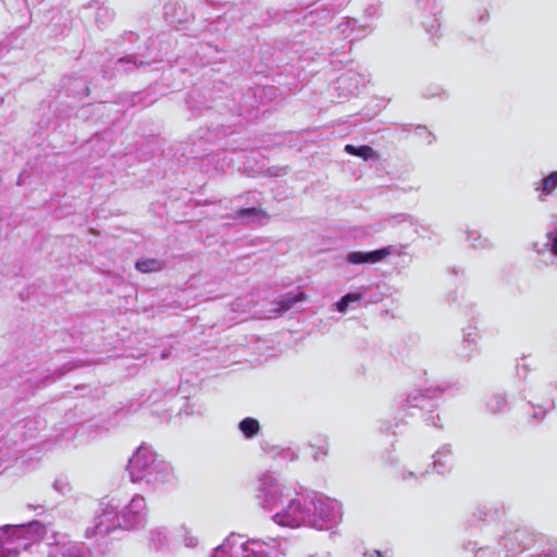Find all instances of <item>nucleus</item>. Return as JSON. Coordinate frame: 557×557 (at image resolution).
I'll return each mask as SVG.
<instances>
[{
	"mask_svg": "<svg viewBox=\"0 0 557 557\" xmlns=\"http://www.w3.org/2000/svg\"><path fill=\"white\" fill-rule=\"evenodd\" d=\"M392 255H401V249L397 246H387L373 251H351L346 256V261L350 264H373L381 262Z\"/></svg>",
	"mask_w": 557,
	"mask_h": 557,
	"instance_id": "6e6552de",
	"label": "nucleus"
},
{
	"mask_svg": "<svg viewBox=\"0 0 557 557\" xmlns=\"http://www.w3.org/2000/svg\"><path fill=\"white\" fill-rule=\"evenodd\" d=\"M392 220L394 221V223H400L407 220V215L399 214L397 216H393Z\"/></svg>",
	"mask_w": 557,
	"mask_h": 557,
	"instance_id": "e433bc0d",
	"label": "nucleus"
},
{
	"mask_svg": "<svg viewBox=\"0 0 557 557\" xmlns=\"http://www.w3.org/2000/svg\"><path fill=\"white\" fill-rule=\"evenodd\" d=\"M236 218L247 219V220H252V221H258V222H264L268 220L267 213L258 208L240 209L236 213Z\"/></svg>",
	"mask_w": 557,
	"mask_h": 557,
	"instance_id": "aec40b11",
	"label": "nucleus"
},
{
	"mask_svg": "<svg viewBox=\"0 0 557 557\" xmlns=\"http://www.w3.org/2000/svg\"><path fill=\"white\" fill-rule=\"evenodd\" d=\"M135 267L143 273H151L162 270L163 262L157 259H140L136 261Z\"/></svg>",
	"mask_w": 557,
	"mask_h": 557,
	"instance_id": "412c9836",
	"label": "nucleus"
},
{
	"mask_svg": "<svg viewBox=\"0 0 557 557\" xmlns=\"http://www.w3.org/2000/svg\"><path fill=\"white\" fill-rule=\"evenodd\" d=\"M375 554H376L379 557H381V553H380V550H376V552H375Z\"/></svg>",
	"mask_w": 557,
	"mask_h": 557,
	"instance_id": "49530a36",
	"label": "nucleus"
},
{
	"mask_svg": "<svg viewBox=\"0 0 557 557\" xmlns=\"http://www.w3.org/2000/svg\"><path fill=\"white\" fill-rule=\"evenodd\" d=\"M181 5L177 3H166L164 5V17L171 23H181L183 21L182 17H176L177 10H181Z\"/></svg>",
	"mask_w": 557,
	"mask_h": 557,
	"instance_id": "393cba45",
	"label": "nucleus"
},
{
	"mask_svg": "<svg viewBox=\"0 0 557 557\" xmlns=\"http://www.w3.org/2000/svg\"><path fill=\"white\" fill-rule=\"evenodd\" d=\"M278 542L275 539L245 540L242 535L232 534L219 545L212 557H280Z\"/></svg>",
	"mask_w": 557,
	"mask_h": 557,
	"instance_id": "7ed1b4c3",
	"label": "nucleus"
},
{
	"mask_svg": "<svg viewBox=\"0 0 557 557\" xmlns=\"http://www.w3.org/2000/svg\"><path fill=\"white\" fill-rule=\"evenodd\" d=\"M478 339H479V333L474 326H469V327L463 329V331H462V349H463L462 357L466 360H471L479 352Z\"/></svg>",
	"mask_w": 557,
	"mask_h": 557,
	"instance_id": "4468645a",
	"label": "nucleus"
},
{
	"mask_svg": "<svg viewBox=\"0 0 557 557\" xmlns=\"http://www.w3.org/2000/svg\"><path fill=\"white\" fill-rule=\"evenodd\" d=\"M425 421L428 424H431V425H434V426H438L437 422L435 421V418L430 414L425 418Z\"/></svg>",
	"mask_w": 557,
	"mask_h": 557,
	"instance_id": "58836bf2",
	"label": "nucleus"
},
{
	"mask_svg": "<svg viewBox=\"0 0 557 557\" xmlns=\"http://www.w3.org/2000/svg\"><path fill=\"white\" fill-rule=\"evenodd\" d=\"M530 369H529V366L527 363H518L517 364V374L521 377H525L529 373Z\"/></svg>",
	"mask_w": 557,
	"mask_h": 557,
	"instance_id": "2f4dec72",
	"label": "nucleus"
},
{
	"mask_svg": "<svg viewBox=\"0 0 557 557\" xmlns=\"http://www.w3.org/2000/svg\"><path fill=\"white\" fill-rule=\"evenodd\" d=\"M119 63L120 64H123V63H132L134 64L135 67L137 66H144V65H147L149 64L150 62L149 61H144V60H138L137 57L135 55H129V57H126V58H122L119 60Z\"/></svg>",
	"mask_w": 557,
	"mask_h": 557,
	"instance_id": "cd10ccee",
	"label": "nucleus"
},
{
	"mask_svg": "<svg viewBox=\"0 0 557 557\" xmlns=\"http://www.w3.org/2000/svg\"><path fill=\"white\" fill-rule=\"evenodd\" d=\"M533 557H557V549H549L548 552L546 553H543V554H539L536 556H533Z\"/></svg>",
	"mask_w": 557,
	"mask_h": 557,
	"instance_id": "f704fd0d",
	"label": "nucleus"
},
{
	"mask_svg": "<svg viewBox=\"0 0 557 557\" xmlns=\"http://www.w3.org/2000/svg\"><path fill=\"white\" fill-rule=\"evenodd\" d=\"M532 541V535L528 531L519 529L503 536L498 541V545L503 546L509 555H516L524 550Z\"/></svg>",
	"mask_w": 557,
	"mask_h": 557,
	"instance_id": "1a4fd4ad",
	"label": "nucleus"
},
{
	"mask_svg": "<svg viewBox=\"0 0 557 557\" xmlns=\"http://www.w3.org/2000/svg\"><path fill=\"white\" fill-rule=\"evenodd\" d=\"M355 79V75L354 74H345L343 76H341L337 81L338 83V87L339 88H345V86L350 83L351 81Z\"/></svg>",
	"mask_w": 557,
	"mask_h": 557,
	"instance_id": "7c9ffc66",
	"label": "nucleus"
},
{
	"mask_svg": "<svg viewBox=\"0 0 557 557\" xmlns=\"http://www.w3.org/2000/svg\"><path fill=\"white\" fill-rule=\"evenodd\" d=\"M336 310L344 313L346 312L347 308L349 307V304L345 300L344 297H342L336 304H335Z\"/></svg>",
	"mask_w": 557,
	"mask_h": 557,
	"instance_id": "473e14b6",
	"label": "nucleus"
},
{
	"mask_svg": "<svg viewBox=\"0 0 557 557\" xmlns=\"http://www.w3.org/2000/svg\"><path fill=\"white\" fill-rule=\"evenodd\" d=\"M435 397V393L432 388H429L424 394L414 393L410 394L405 404L400 407V410L406 412L410 408H420L423 409L425 407L426 399Z\"/></svg>",
	"mask_w": 557,
	"mask_h": 557,
	"instance_id": "dca6fc26",
	"label": "nucleus"
},
{
	"mask_svg": "<svg viewBox=\"0 0 557 557\" xmlns=\"http://www.w3.org/2000/svg\"><path fill=\"white\" fill-rule=\"evenodd\" d=\"M158 460L157 455L150 447H138L136 453L129 458L127 466L132 481H144Z\"/></svg>",
	"mask_w": 557,
	"mask_h": 557,
	"instance_id": "423d86ee",
	"label": "nucleus"
},
{
	"mask_svg": "<svg viewBox=\"0 0 557 557\" xmlns=\"http://www.w3.org/2000/svg\"><path fill=\"white\" fill-rule=\"evenodd\" d=\"M454 466V456L449 445L442 446L433 455L434 471L440 474H445L451 470Z\"/></svg>",
	"mask_w": 557,
	"mask_h": 557,
	"instance_id": "f8f14e48",
	"label": "nucleus"
},
{
	"mask_svg": "<svg viewBox=\"0 0 557 557\" xmlns=\"http://www.w3.org/2000/svg\"><path fill=\"white\" fill-rule=\"evenodd\" d=\"M534 189L540 193L539 200L544 201L547 196L557 189V171L549 173L539 183H535Z\"/></svg>",
	"mask_w": 557,
	"mask_h": 557,
	"instance_id": "2eb2a0df",
	"label": "nucleus"
},
{
	"mask_svg": "<svg viewBox=\"0 0 557 557\" xmlns=\"http://www.w3.org/2000/svg\"><path fill=\"white\" fill-rule=\"evenodd\" d=\"M426 470L424 472H421L420 474H417L414 473L413 471H409V470H404L401 472V479L404 481H410V480H416V481H421V479L426 474Z\"/></svg>",
	"mask_w": 557,
	"mask_h": 557,
	"instance_id": "c85d7f7f",
	"label": "nucleus"
},
{
	"mask_svg": "<svg viewBox=\"0 0 557 557\" xmlns=\"http://www.w3.org/2000/svg\"><path fill=\"white\" fill-rule=\"evenodd\" d=\"M183 541L186 547H196L198 545V539L194 536L185 527L180 529Z\"/></svg>",
	"mask_w": 557,
	"mask_h": 557,
	"instance_id": "a878e982",
	"label": "nucleus"
},
{
	"mask_svg": "<svg viewBox=\"0 0 557 557\" xmlns=\"http://www.w3.org/2000/svg\"><path fill=\"white\" fill-rule=\"evenodd\" d=\"M259 505L272 512V520L278 525L299 528L308 525L310 519L309 502L296 496L295 491L281 483L271 473L259 478L257 490Z\"/></svg>",
	"mask_w": 557,
	"mask_h": 557,
	"instance_id": "f257e3e1",
	"label": "nucleus"
},
{
	"mask_svg": "<svg viewBox=\"0 0 557 557\" xmlns=\"http://www.w3.org/2000/svg\"><path fill=\"white\" fill-rule=\"evenodd\" d=\"M310 557H331V555L329 553H315Z\"/></svg>",
	"mask_w": 557,
	"mask_h": 557,
	"instance_id": "a19ab883",
	"label": "nucleus"
},
{
	"mask_svg": "<svg viewBox=\"0 0 557 557\" xmlns=\"http://www.w3.org/2000/svg\"><path fill=\"white\" fill-rule=\"evenodd\" d=\"M326 455V450H324L323 448L319 449L314 455H313V458L314 460H319L321 457H324Z\"/></svg>",
	"mask_w": 557,
	"mask_h": 557,
	"instance_id": "4c0bfd02",
	"label": "nucleus"
},
{
	"mask_svg": "<svg viewBox=\"0 0 557 557\" xmlns=\"http://www.w3.org/2000/svg\"><path fill=\"white\" fill-rule=\"evenodd\" d=\"M357 89H358V86H357V85H355V86H354V88H350V89H349V92H350V94H354V92H355V90H357Z\"/></svg>",
	"mask_w": 557,
	"mask_h": 557,
	"instance_id": "37998d69",
	"label": "nucleus"
},
{
	"mask_svg": "<svg viewBox=\"0 0 557 557\" xmlns=\"http://www.w3.org/2000/svg\"><path fill=\"white\" fill-rule=\"evenodd\" d=\"M345 151L349 154L360 157L363 160H369L376 157L375 151L369 146L355 147L352 145H346Z\"/></svg>",
	"mask_w": 557,
	"mask_h": 557,
	"instance_id": "4be33fe9",
	"label": "nucleus"
},
{
	"mask_svg": "<svg viewBox=\"0 0 557 557\" xmlns=\"http://www.w3.org/2000/svg\"><path fill=\"white\" fill-rule=\"evenodd\" d=\"M485 408L490 414L500 416L510 409V404L505 393L495 392L486 397Z\"/></svg>",
	"mask_w": 557,
	"mask_h": 557,
	"instance_id": "ddd939ff",
	"label": "nucleus"
},
{
	"mask_svg": "<svg viewBox=\"0 0 557 557\" xmlns=\"http://www.w3.org/2000/svg\"><path fill=\"white\" fill-rule=\"evenodd\" d=\"M7 461L5 453L0 450V469L3 467L4 462Z\"/></svg>",
	"mask_w": 557,
	"mask_h": 557,
	"instance_id": "ea45409f",
	"label": "nucleus"
},
{
	"mask_svg": "<svg viewBox=\"0 0 557 557\" xmlns=\"http://www.w3.org/2000/svg\"><path fill=\"white\" fill-rule=\"evenodd\" d=\"M474 557H499L492 546L485 545L474 552Z\"/></svg>",
	"mask_w": 557,
	"mask_h": 557,
	"instance_id": "bb28decb",
	"label": "nucleus"
},
{
	"mask_svg": "<svg viewBox=\"0 0 557 557\" xmlns=\"http://www.w3.org/2000/svg\"><path fill=\"white\" fill-rule=\"evenodd\" d=\"M346 24H347V26H349L350 24H356V21H355V20H352V21H347V23H346Z\"/></svg>",
	"mask_w": 557,
	"mask_h": 557,
	"instance_id": "c03bdc74",
	"label": "nucleus"
},
{
	"mask_svg": "<svg viewBox=\"0 0 557 557\" xmlns=\"http://www.w3.org/2000/svg\"><path fill=\"white\" fill-rule=\"evenodd\" d=\"M310 519L308 527L318 530H329L337 525L343 516L342 505L335 499L315 495L309 500Z\"/></svg>",
	"mask_w": 557,
	"mask_h": 557,
	"instance_id": "39448f33",
	"label": "nucleus"
},
{
	"mask_svg": "<svg viewBox=\"0 0 557 557\" xmlns=\"http://www.w3.org/2000/svg\"><path fill=\"white\" fill-rule=\"evenodd\" d=\"M239 431L246 438H253L260 432V424L255 418H245L238 424Z\"/></svg>",
	"mask_w": 557,
	"mask_h": 557,
	"instance_id": "6ab92c4d",
	"label": "nucleus"
},
{
	"mask_svg": "<svg viewBox=\"0 0 557 557\" xmlns=\"http://www.w3.org/2000/svg\"><path fill=\"white\" fill-rule=\"evenodd\" d=\"M150 545L156 548L157 550H160L164 547H166L170 543L169 541V534L164 528H154L150 531V539H149Z\"/></svg>",
	"mask_w": 557,
	"mask_h": 557,
	"instance_id": "f3484780",
	"label": "nucleus"
},
{
	"mask_svg": "<svg viewBox=\"0 0 557 557\" xmlns=\"http://www.w3.org/2000/svg\"><path fill=\"white\" fill-rule=\"evenodd\" d=\"M144 481L152 487L171 484L174 481L173 468L168 461L159 459L154 462V466L150 469Z\"/></svg>",
	"mask_w": 557,
	"mask_h": 557,
	"instance_id": "9d476101",
	"label": "nucleus"
},
{
	"mask_svg": "<svg viewBox=\"0 0 557 557\" xmlns=\"http://www.w3.org/2000/svg\"><path fill=\"white\" fill-rule=\"evenodd\" d=\"M380 11V8L376 7V5H370L369 8H367L366 10V13L369 15V16H374L379 13Z\"/></svg>",
	"mask_w": 557,
	"mask_h": 557,
	"instance_id": "72a5a7b5",
	"label": "nucleus"
},
{
	"mask_svg": "<svg viewBox=\"0 0 557 557\" xmlns=\"http://www.w3.org/2000/svg\"><path fill=\"white\" fill-rule=\"evenodd\" d=\"M52 542L48 543V557H89V549L78 542H74L66 534H54Z\"/></svg>",
	"mask_w": 557,
	"mask_h": 557,
	"instance_id": "0eeeda50",
	"label": "nucleus"
},
{
	"mask_svg": "<svg viewBox=\"0 0 557 557\" xmlns=\"http://www.w3.org/2000/svg\"><path fill=\"white\" fill-rule=\"evenodd\" d=\"M42 524L33 521L28 524L3 525L0 528V557H16L26 550L39 536Z\"/></svg>",
	"mask_w": 557,
	"mask_h": 557,
	"instance_id": "20e7f679",
	"label": "nucleus"
},
{
	"mask_svg": "<svg viewBox=\"0 0 557 557\" xmlns=\"http://www.w3.org/2000/svg\"><path fill=\"white\" fill-rule=\"evenodd\" d=\"M544 414H545V411L542 410V409H535L534 410V413H533V417L534 419L541 421L543 418H544Z\"/></svg>",
	"mask_w": 557,
	"mask_h": 557,
	"instance_id": "c9c22d12",
	"label": "nucleus"
},
{
	"mask_svg": "<svg viewBox=\"0 0 557 557\" xmlns=\"http://www.w3.org/2000/svg\"><path fill=\"white\" fill-rule=\"evenodd\" d=\"M533 250L539 256L549 253L552 260L547 264L557 268V225L546 232L545 242L533 244Z\"/></svg>",
	"mask_w": 557,
	"mask_h": 557,
	"instance_id": "9b49d317",
	"label": "nucleus"
},
{
	"mask_svg": "<svg viewBox=\"0 0 557 557\" xmlns=\"http://www.w3.org/2000/svg\"><path fill=\"white\" fill-rule=\"evenodd\" d=\"M343 297L349 305H351L354 302L360 301L363 298V293H348Z\"/></svg>",
	"mask_w": 557,
	"mask_h": 557,
	"instance_id": "c756f323",
	"label": "nucleus"
},
{
	"mask_svg": "<svg viewBox=\"0 0 557 557\" xmlns=\"http://www.w3.org/2000/svg\"><path fill=\"white\" fill-rule=\"evenodd\" d=\"M429 137H430L429 143L431 144L433 141V136L431 134H429Z\"/></svg>",
	"mask_w": 557,
	"mask_h": 557,
	"instance_id": "a18cd8bd",
	"label": "nucleus"
},
{
	"mask_svg": "<svg viewBox=\"0 0 557 557\" xmlns=\"http://www.w3.org/2000/svg\"><path fill=\"white\" fill-rule=\"evenodd\" d=\"M52 487L55 492H58L61 495H66L72 491L71 483L65 475H58L52 484Z\"/></svg>",
	"mask_w": 557,
	"mask_h": 557,
	"instance_id": "b1692460",
	"label": "nucleus"
},
{
	"mask_svg": "<svg viewBox=\"0 0 557 557\" xmlns=\"http://www.w3.org/2000/svg\"><path fill=\"white\" fill-rule=\"evenodd\" d=\"M120 507L121 502L115 497L103 498L94 520V527L86 530V536H103L112 530L132 529L145 522L147 505L141 495H135L126 506L122 509Z\"/></svg>",
	"mask_w": 557,
	"mask_h": 557,
	"instance_id": "f03ea898",
	"label": "nucleus"
},
{
	"mask_svg": "<svg viewBox=\"0 0 557 557\" xmlns=\"http://www.w3.org/2000/svg\"><path fill=\"white\" fill-rule=\"evenodd\" d=\"M306 299V294L304 292H298L297 294H286L283 296L280 301L277 302L278 308L276 310L277 313H284L288 311L293 306L299 301H302Z\"/></svg>",
	"mask_w": 557,
	"mask_h": 557,
	"instance_id": "a211bd4d",
	"label": "nucleus"
},
{
	"mask_svg": "<svg viewBox=\"0 0 557 557\" xmlns=\"http://www.w3.org/2000/svg\"><path fill=\"white\" fill-rule=\"evenodd\" d=\"M467 240L474 249H484L490 246L488 239L482 238L481 234L476 231H468Z\"/></svg>",
	"mask_w": 557,
	"mask_h": 557,
	"instance_id": "5701e85b",
	"label": "nucleus"
},
{
	"mask_svg": "<svg viewBox=\"0 0 557 557\" xmlns=\"http://www.w3.org/2000/svg\"><path fill=\"white\" fill-rule=\"evenodd\" d=\"M286 453L290 455V460H294V459L297 458V454L296 453L289 451V450H287Z\"/></svg>",
	"mask_w": 557,
	"mask_h": 557,
	"instance_id": "79ce46f5",
	"label": "nucleus"
}]
</instances>
